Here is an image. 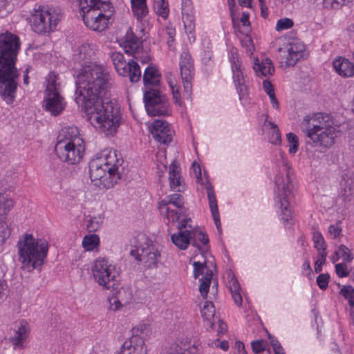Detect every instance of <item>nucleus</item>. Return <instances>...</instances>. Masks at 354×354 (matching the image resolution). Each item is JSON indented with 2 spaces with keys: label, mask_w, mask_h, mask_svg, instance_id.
Here are the masks:
<instances>
[{
  "label": "nucleus",
  "mask_w": 354,
  "mask_h": 354,
  "mask_svg": "<svg viewBox=\"0 0 354 354\" xmlns=\"http://www.w3.org/2000/svg\"><path fill=\"white\" fill-rule=\"evenodd\" d=\"M335 272L339 277H345L348 275V268L346 265L343 263L335 265Z\"/></svg>",
  "instance_id": "obj_60"
},
{
  "label": "nucleus",
  "mask_w": 354,
  "mask_h": 354,
  "mask_svg": "<svg viewBox=\"0 0 354 354\" xmlns=\"http://www.w3.org/2000/svg\"><path fill=\"white\" fill-rule=\"evenodd\" d=\"M327 257V252H319L315 261V271L320 273L322 271V266L325 264Z\"/></svg>",
  "instance_id": "obj_54"
},
{
  "label": "nucleus",
  "mask_w": 354,
  "mask_h": 354,
  "mask_svg": "<svg viewBox=\"0 0 354 354\" xmlns=\"http://www.w3.org/2000/svg\"><path fill=\"white\" fill-rule=\"evenodd\" d=\"M44 7L39 6L37 9H35L34 12L31 13L28 19V22L32 28V30L37 33L42 34L44 32Z\"/></svg>",
  "instance_id": "obj_25"
},
{
  "label": "nucleus",
  "mask_w": 354,
  "mask_h": 354,
  "mask_svg": "<svg viewBox=\"0 0 354 354\" xmlns=\"http://www.w3.org/2000/svg\"><path fill=\"white\" fill-rule=\"evenodd\" d=\"M153 10L158 16L166 19L169 12L167 0H154Z\"/></svg>",
  "instance_id": "obj_45"
},
{
  "label": "nucleus",
  "mask_w": 354,
  "mask_h": 354,
  "mask_svg": "<svg viewBox=\"0 0 354 354\" xmlns=\"http://www.w3.org/2000/svg\"><path fill=\"white\" fill-rule=\"evenodd\" d=\"M197 183L200 184L201 187L206 189L208 198L209 207L211 214L216 227V229L220 234L222 233L221 223L220 220V214L217 205V199L214 191L213 186L212 185L209 176L205 172L204 176H201V178L196 179Z\"/></svg>",
  "instance_id": "obj_14"
},
{
  "label": "nucleus",
  "mask_w": 354,
  "mask_h": 354,
  "mask_svg": "<svg viewBox=\"0 0 354 354\" xmlns=\"http://www.w3.org/2000/svg\"><path fill=\"white\" fill-rule=\"evenodd\" d=\"M14 205L15 203L9 195L0 193V221L6 219Z\"/></svg>",
  "instance_id": "obj_38"
},
{
  "label": "nucleus",
  "mask_w": 354,
  "mask_h": 354,
  "mask_svg": "<svg viewBox=\"0 0 354 354\" xmlns=\"http://www.w3.org/2000/svg\"><path fill=\"white\" fill-rule=\"evenodd\" d=\"M168 178L171 190L182 192L185 189V182L181 175L180 167L176 162H173L170 165Z\"/></svg>",
  "instance_id": "obj_22"
},
{
  "label": "nucleus",
  "mask_w": 354,
  "mask_h": 354,
  "mask_svg": "<svg viewBox=\"0 0 354 354\" xmlns=\"http://www.w3.org/2000/svg\"><path fill=\"white\" fill-rule=\"evenodd\" d=\"M153 137L159 142L167 144L171 142L174 131L170 124L163 120H156L151 127Z\"/></svg>",
  "instance_id": "obj_18"
},
{
  "label": "nucleus",
  "mask_w": 354,
  "mask_h": 354,
  "mask_svg": "<svg viewBox=\"0 0 354 354\" xmlns=\"http://www.w3.org/2000/svg\"><path fill=\"white\" fill-rule=\"evenodd\" d=\"M207 49L205 50L203 52L202 57H201L202 62L205 65H208L210 64V62H212V52L210 48H209V46H207Z\"/></svg>",
  "instance_id": "obj_64"
},
{
  "label": "nucleus",
  "mask_w": 354,
  "mask_h": 354,
  "mask_svg": "<svg viewBox=\"0 0 354 354\" xmlns=\"http://www.w3.org/2000/svg\"><path fill=\"white\" fill-rule=\"evenodd\" d=\"M339 288V294L342 295L346 300L348 301V305L351 308H354V288L350 285H340L338 284Z\"/></svg>",
  "instance_id": "obj_43"
},
{
  "label": "nucleus",
  "mask_w": 354,
  "mask_h": 354,
  "mask_svg": "<svg viewBox=\"0 0 354 354\" xmlns=\"http://www.w3.org/2000/svg\"><path fill=\"white\" fill-rule=\"evenodd\" d=\"M160 81V73L159 70L153 66H147L143 74L144 92L149 88H153L159 84Z\"/></svg>",
  "instance_id": "obj_24"
},
{
  "label": "nucleus",
  "mask_w": 354,
  "mask_h": 354,
  "mask_svg": "<svg viewBox=\"0 0 354 354\" xmlns=\"http://www.w3.org/2000/svg\"><path fill=\"white\" fill-rule=\"evenodd\" d=\"M252 68L256 75L261 78H269L274 73V68L268 58L263 59L261 62L258 58H254Z\"/></svg>",
  "instance_id": "obj_23"
},
{
  "label": "nucleus",
  "mask_w": 354,
  "mask_h": 354,
  "mask_svg": "<svg viewBox=\"0 0 354 354\" xmlns=\"http://www.w3.org/2000/svg\"><path fill=\"white\" fill-rule=\"evenodd\" d=\"M336 256L341 257L344 261H351L353 259L351 250L344 245H340L338 250L335 252Z\"/></svg>",
  "instance_id": "obj_55"
},
{
  "label": "nucleus",
  "mask_w": 354,
  "mask_h": 354,
  "mask_svg": "<svg viewBox=\"0 0 354 354\" xmlns=\"http://www.w3.org/2000/svg\"><path fill=\"white\" fill-rule=\"evenodd\" d=\"M229 278H230V279L228 281V287L234 302L238 306H241L243 299L241 294L240 285L233 274H229Z\"/></svg>",
  "instance_id": "obj_35"
},
{
  "label": "nucleus",
  "mask_w": 354,
  "mask_h": 354,
  "mask_svg": "<svg viewBox=\"0 0 354 354\" xmlns=\"http://www.w3.org/2000/svg\"><path fill=\"white\" fill-rule=\"evenodd\" d=\"M242 46L245 49V53L251 56L255 50L253 41L251 37L248 35H245L241 39Z\"/></svg>",
  "instance_id": "obj_52"
},
{
  "label": "nucleus",
  "mask_w": 354,
  "mask_h": 354,
  "mask_svg": "<svg viewBox=\"0 0 354 354\" xmlns=\"http://www.w3.org/2000/svg\"><path fill=\"white\" fill-rule=\"evenodd\" d=\"M142 14H133L136 19V30L140 38L149 34L152 27L151 19L149 17V11L142 12Z\"/></svg>",
  "instance_id": "obj_26"
},
{
  "label": "nucleus",
  "mask_w": 354,
  "mask_h": 354,
  "mask_svg": "<svg viewBox=\"0 0 354 354\" xmlns=\"http://www.w3.org/2000/svg\"><path fill=\"white\" fill-rule=\"evenodd\" d=\"M85 26L93 30L102 32L111 24V6L106 0H75Z\"/></svg>",
  "instance_id": "obj_7"
},
{
  "label": "nucleus",
  "mask_w": 354,
  "mask_h": 354,
  "mask_svg": "<svg viewBox=\"0 0 354 354\" xmlns=\"http://www.w3.org/2000/svg\"><path fill=\"white\" fill-rule=\"evenodd\" d=\"M112 83L109 69L96 62H85L76 79V103L90 124L107 136L116 133L121 120L120 108L109 99Z\"/></svg>",
  "instance_id": "obj_1"
},
{
  "label": "nucleus",
  "mask_w": 354,
  "mask_h": 354,
  "mask_svg": "<svg viewBox=\"0 0 354 354\" xmlns=\"http://www.w3.org/2000/svg\"><path fill=\"white\" fill-rule=\"evenodd\" d=\"M317 284L321 290H325L330 281V275L327 273L320 274L316 279Z\"/></svg>",
  "instance_id": "obj_56"
},
{
  "label": "nucleus",
  "mask_w": 354,
  "mask_h": 354,
  "mask_svg": "<svg viewBox=\"0 0 354 354\" xmlns=\"http://www.w3.org/2000/svg\"><path fill=\"white\" fill-rule=\"evenodd\" d=\"M193 266L194 275L196 279L200 275H203V277L199 280V290L202 297L204 299H206L213 276V272L212 270L213 264L212 262L207 260H205L203 262L198 261L193 262Z\"/></svg>",
  "instance_id": "obj_13"
},
{
  "label": "nucleus",
  "mask_w": 354,
  "mask_h": 354,
  "mask_svg": "<svg viewBox=\"0 0 354 354\" xmlns=\"http://www.w3.org/2000/svg\"><path fill=\"white\" fill-rule=\"evenodd\" d=\"M301 127L306 145L319 153L332 148L341 136L339 125L330 115L322 113L306 115Z\"/></svg>",
  "instance_id": "obj_3"
},
{
  "label": "nucleus",
  "mask_w": 354,
  "mask_h": 354,
  "mask_svg": "<svg viewBox=\"0 0 354 354\" xmlns=\"http://www.w3.org/2000/svg\"><path fill=\"white\" fill-rule=\"evenodd\" d=\"M109 308L112 310H118L122 307L121 301L115 297H111L109 299Z\"/></svg>",
  "instance_id": "obj_63"
},
{
  "label": "nucleus",
  "mask_w": 354,
  "mask_h": 354,
  "mask_svg": "<svg viewBox=\"0 0 354 354\" xmlns=\"http://www.w3.org/2000/svg\"><path fill=\"white\" fill-rule=\"evenodd\" d=\"M166 80L171 89L174 103L181 106L183 101L179 91L180 86L177 83L176 76L171 72L166 74Z\"/></svg>",
  "instance_id": "obj_33"
},
{
  "label": "nucleus",
  "mask_w": 354,
  "mask_h": 354,
  "mask_svg": "<svg viewBox=\"0 0 354 354\" xmlns=\"http://www.w3.org/2000/svg\"><path fill=\"white\" fill-rule=\"evenodd\" d=\"M66 102L61 93H47L46 91V111L52 116H57L63 113L66 107Z\"/></svg>",
  "instance_id": "obj_19"
},
{
  "label": "nucleus",
  "mask_w": 354,
  "mask_h": 354,
  "mask_svg": "<svg viewBox=\"0 0 354 354\" xmlns=\"http://www.w3.org/2000/svg\"><path fill=\"white\" fill-rule=\"evenodd\" d=\"M192 245L201 250V246H206L209 243L207 235L201 230L196 229L192 230Z\"/></svg>",
  "instance_id": "obj_40"
},
{
  "label": "nucleus",
  "mask_w": 354,
  "mask_h": 354,
  "mask_svg": "<svg viewBox=\"0 0 354 354\" xmlns=\"http://www.w3.org/2000/svg\"><path fill=\"white\" fill-rule=\"evenodd\" d=\"M201 312L204 321L207 323V326L212 328L214 324L213 319L215 314V308L213 304L208 301H205Z\"/></svg>",
  "instance_id": "obj_39"
},
{
  "label": "nucleus",
  "mask_w": 354,
  "mask_h": 354,
  "mask_svg": "<svg viewBox=\"0 0 354 354\" xmlns=\"http://www.w3.org/2000/svg\"><path fill=\"white\" fill-rule=\"evenodd\" d=\"M163 99H167V97L162 95L160 91L156 88H149L144 92V100L145 108L147 113H149V104L156 106L157 104L163 101Z\"/></svg>",
  "instance_id": "obj_32"
},
{
  "label": "nucleus",
  "mask_w": 354,
  "mask_h": 354,
  "mask_svg": "<svg viewBox=\"0 0 354 354\" xmlns=\"http://www.w3.org/2000/svg\"><path fill=\"white\" fill-rule=\"evenodd\" d=\"M171 240L178 249L185 250L192 241V230H178L171 236Z\"/></svg>",
  "instance_id": "obj_29"
},
{
  "label": "nucleus",
  "mask_w": 354,
  "mask_h": 354,
  "mask_svg": "<svg viewBox=\"0 0 354 354\" xmlns=\"http://www.w3.org/2000/svg\"><path fill=\"white\" fill-rule=\"evenodd\" d=\"M130 254L137 261L148 267L156 265L160 258V253L158 249L146 241L136 246L135 249H132Z\"/></svg>",
  "instance_id": "obj_11"
},
{
  "label": "nucleus",
  "mask_w": 354,
  "mask_h": 354,
  "mask_svg": "<svg viewBox=\"0 0 354 354\" xmlns=\"http://www.w3.org/2000/svg\"><path fill=\"white\" fill-rule=\"evenodd\" d=\"M281 64L285 67L295 66L305 55V45L299 40L294 39L286 47Z\"/></svg>",
  "instance_id": "obj_15"
},
{
  "label": "nucleus",
  "mask_w": 354,
  "mask_h": 354,
  "mask_svg": "<svg viewBox=\"0 0 354 354\" xmlns=\"http://www.w3.org/2000/svg\"><path fill=\"white\" fill-rule=\"evenodd\" d=\"M46 32H53L57 29V26L62 19L61 9L58 7L48 6L46 10Z\"/></svg>",
  "instance_id": "obj_27"
},
{
  "label": "nucleus",
  "mask_w": 354,
  "mask_h": 354,
  "mask_svg": "<svg viewBox=\"0 0 354 354\" xmlns=\"http://www.w3.org/2000/svg\"><path fill=\"white\" fill-rule=\"evenodd\" d=\"M82 247L86 251H93L100 245V237L95 234L86 235L82 242Z\"/></svg>",
  "instance_id": "obj_41"
},
{
  "label": "nucleus",
  "mask_w": 354,
  "mask_h": 354,
  "mask_svg": "<svg viewBox=\"0 0 354 354\" xmlns=\"http://www.w3.org/2000/svg\"><path fill=\"white\" fill-rule=\"evenodd\" d=\"M15 334L10 338L11 342L13 344L15 348H23L24 342L26 339L29 334V325L28 322L24 319L19 320L15 324Z\"/></svg>",
  "instance_id": "obj_21"
},
{
  "label": "nucleus",
  "mask_w": 354,
  "mask_h": 354,
  "mask_svg": "<svg viewBox=\"0 0 354 354\" xmlns=\"http://www.w3.org/2000/svg\"><path fill=\"white\" fill-rule=\"evenodd\" d=\"M57 157L70 165L79 163L85 151V142L77 127H66L60 131L55 146Z\"/></svg>",
  "instance_id": "obj_6"
},
{
  "label": "nucleus",
  "mask_w": 354,
  "mask_h": 354,
  "mask_svg": "<svg viewBox=\"0 0 354 354\" xmlns=\"http://www.w3.org/2000/svg\"><path fill=\"white\" fill-rule=\"evenodd\" d=\"M194 13L192 0H182V19L184 29L190 44L196 40Z\"/></svg>",
  "instance_id": "obj_16"
},
{
  "label": "nucleus",
  "mask_w": 354,
  "mask_h": 354,
  "mask_svg": "<svg viewBox=\"0 0 354 354\" xmlns=\"http://www.w3.org/2000/svg\"><path fill=\"white\" fill-rule=\"evenodd\" d=\"M335 71L342 77H350L354 75V64L344 57L333 61Z\"/></svg>",
  "instance_id": "obj_28"
},
{
  "label": "nucleus",
  "mask_w": 354,
  "mask_h": 354,
  "mask_svg": "<svg viewBox=\"0 0 354 354\" xmlns=\"http://www.w3.org/2000/svg\"><path fill=\"white\" fill-rule=\"evenodd\" d=\"M351 1L352 0H322V3L323 8L328 10H331L338 9Z\"/></svg>",
  "instance_id": "obj_49"
},
{
  "label": "nucleus",
  "mask_w": 354,
  "mask_h": 354,
  "mask_svg": "<svg viewBox=\"0 0 354 354\" xmlns=\"http://www.w3.org/2000/svg\"><path fill=\"white\" fill-rule=\"evenodd\" d=\"M251 345L253 352L255 353H259L265 350L266 342L263 340H256L252 342Z\"/></svg>",
  "instance_id": "obj_59"
},
{
  "label": "nucleus",
  "mask_w": 354,
  "mask_h": 354,
  "mask_svg": "<svg viewBox=\"0 0 354 354\" xmlns=\"http://www.w3.org/2000/svg\"><path fill=\"white\" fill-rule=\"evenodd\" d=\"M171 110L170 109L169 102L168 99H163L160 103L155 106L149 104L148 115L151 116L156 115H171Z\"/></svg>",
  "instance_id": "obj_34"
},
{
  "label": "nucleus",
  "mask_w": 354,
  "mask_h": 354,
  "mask_svg": "<svg viewBox=\"0 0 354 354\" xmlns=\"http://www.w3.org/2000/svg\"><path fill=\"white\" fill-rule=\"evenodd\" d=\"M158 169L163 172L167 168L166 154L165 151L160 150L157 154Z\"/></svg>",
  "instance_id": "obj_57"
},
{
  "label": "nucleus",
  "mask_w": 354,
  "mask_h": 354,
  "mask_svg": "<svg viewBox=\"0 0 354 354\" xmlns=\"http://www.w3.org/2000/svg\"><path fill=\"white\" fill-rule=\"evenodd\" d=\"M269 339L273 347L274 354H285L283 347L277 339L273 337H270Z\"/></svg>",
  "instance_id": "obj_61"
},
{
  "label": "nucleus",
  "mask_w": 354,
  "mask_h": 354,
  "mask_svg": "<svg viewBox=\"0 0 354 354\" xmlns=\"http://www.w3.org/2000/svg\"><path fill=\"white\" fill-rule=\"evenodd\" d=\"M19 261L21 268L28 272L41 271L44 262V245L32 234L21 235L17 243Z\"/></svg>",
  "instance_id": "obj_8"
},
{
  "label": "nucleus",
  "mask_w": 354,
  "mask_h": 354,
  "mask_svg": "<svg viewBox=\"0 0 354 354\" xmlns=\"http://www.w3.org/2000/svg\"><path fill=\"white\" fill-rule=\"evenodd\" d=\"M180 73L184 87V95L187 98H189L192 93L194 68H180Z\"/></svg>",
  "instance_id": "obj_31"
},
{
  "label": "nucleus",
  "mask_w": 354,
  "mask_h": 354,
  "mask_svg": "<svg viewBox=\"0 0 354 354\" xmlns=\"http://www.w3.org/2000/svg\"><path fill=\"white\" fill-rule=\"evenodd\" d=\"M95 48L88 43H84L78 48L80 60L88 59L95 54Z\"/></svg>",
  "instance_id": "obj_46"
},
{
  "label": "nucleus",
  "mask_w": 354,
  "mask_h": 354,
  "mask_svg": "<svg viewBox=\"0 0 354 354\" xmlns=\"http://www.w3.org/2000/svg\"><path fill=\"white\" fill-rule=\"evenodd\" d=\"M228 59L230 63L232 79L237 92L240 95L244 94L246 91L245 80L243 74L244 67L236 48H232L230 51Z\"/></svg>",
  "instance_id": "obj_12"
},
{
  "label": "nucleus",
  "mask_w": 354,
  "mask_h": 354,
  "mask_svg": "<svg viewBox=\"0 0 354 354\" xmlns=\"http://www.w3.org/2000/svg\"><path fill=\"white\" fill-rule=\"evenodd\" d=\"M91 273L95 282L103 290H109L120 275V268L113 261L99 257L91 265Z\"/></svg>",
  "instance_id": "obj_9"
},
{
  "label": "nucleus",
  "mask_w": 354,
  "mask_h": 354,
  "mask_svg": "<svg viewBox=\"0 0 354 354\" xmlns=\"http://www.w3.org/2000/svg\"><path fill=\"white\" fill-rule=\"evenodd\" d=\"M169 354H193L192 352L187 349H183L178 344H173L170 348Z\"/></svg>",
  "instance_id": "obj_62"
},
{
  "label": "nucleus",
  "mask_w": 354,
  "mask_h": 354,
  "mask_svg": "<svg viewBox=\"0 0 354 354\" xmlns=\"http://www.w3.org/2000/svg\"><path fill=\"white\" fill-rule=\"evenodd\" d=\"M131 8L133 14H142V12L149 11L147 0H131Z\"/></svg>",
  "instance_id": "obj_48"
},
{
  "label": "nucleus",
  "mask_w": 354,
  "mask_h": 354,
  "mask_svg": "<svg viewBox=\"0 0 354 354\" xmlns=\"http://www.w3.org/2000/svg\"><path fill=\"white\" fill-rule=\"evenodd\" d=\"M104 216L102 214H97L91 217L86 224V228L89 232H96L102 226L104 222Z\"/></svg>",
  "instance_id": "obj_47"
},
{
  "label": "nucleus",
  "mask_w": 354,
  "mask_h": 354,
  "mask_svg": "<svg viewBox=\"0 0 354 354\" xmlns=\"http://www.w3.org/2000/svg\"><path fill=\"white\" fill-rule=\"evenodd\" d=\"M127 75L129 76L131 82H138L141 78V71L139 65L133 60L129 61L127 67Z\"/></svg>",
  "instance_id": "obj_42"
},
{
  "label": "nucleus",
  "mask_w": 354,
  "mask_h": 354,
  "mask_svg": "<svg viewBox=\"0 0 354 354\" xmlns=\"http://www.w3.org/2000/svg\"><path fill=\"white\" fill-rule=\"evenodd\" d=\"M121 160L116 151L104 149L89 163V175L93 184L100 189H111L120 179Z\"/></svg>",
  "instance_id": "obj_5"
},
{
  "label": "nucleus",
  "mask_w": 354,
  "mask_h": 354,
  "mask_svg": "<svg viewBox=\"0 0 354 354\" xmlns=\"http://www.w3.org/2000/svg\"><path fill=\"white\" fill-rule=\"evenodd\" d=\"M339 196L344 204L351 203L354 198V177L349 173L342 175L340 181Z\"/></svg>",
  "instance_id": "obj_20"
},
{
  "label": "nucleus",
  "mask_w": 354,
  "mask_h": 354,
  "mask_svg": "<svg viewBox=\"0 0 354 354\" xmlns=\"http://www.w3.org/2000/svg\"><path fill=\"white\" fill-rule=\"evenodd\" d=\"M179 68H194V60L187 51H183L180 56Z\"/></svg>",
  "instance_id": "obj_51"
},
{
  "label": "nucleus",
  "mask_w": 354,
  "mask_h": 354,
  "mask_svg": "<svg viewBox=\"0 0 354 354\" xmlns=\"http://www.w3.org/2000/svg\"><path fill=\"white\" fill-rule=\"evenodd\" d=\"M111 59L118 73L122 76L127 75V67L129 64V61L127 62L124 58V55L120 52H113L111 54Z\"/></svg>",
  "instance_id": "obj_37"
},
{
  "label": "nucleus",
  "mask_w": 354,
  "mask_h": 354,
  "mask_svg": "<svg viewBox=\"0 0 354 354\" xmlns=\"http://www.w3.org/2000/svg\"><path fill=\"white\" fill-rule=\"evenodd\" d=\"M262 128L263 131L267 133L269 142L274 145H279L281 144V133L275 124L266 120Z\"/></svg>",
  "instance_id": "obj_30"
},
{
  "label": "nucleus",
  "mask_w": 354,
  "mask_h": 354,
  "mask_svg": "<svg viewBox=\"0 0 354 354\" xmlns=\"http://www.w3.org/2000/svg\"><path fill=\"white\" fill-rule=\"evenodd\" d=\"M141 39L139 35L136 36L133 32L131 28H128L125 35L120 39V45L126 53L133 55L136 59H140L142 51Z\"/></svg>",
  "instance_id": "obj_17"
},
{
  "label": "nucleus",
  "mask_w": 354,
  "mask_h": 354,
  "mask_svg": "<svg viewBox=\"0 0 354 354\" xmlns=\"http://www.w3.org/2000/svg\"><path fill=\"white\" fill-rule=\"evenodd\" d=\"M312 241L314 248L319 252H327L326 243L322 234L319 231H314L313 232Z\"/></svg>",
  "instance_id": "obj_44"
},
{
  "label": "nucleus",
  "mask_w": 354,
  "mask_h": 354,
  "mask_svg": "<svg viewBox=\"0 0 354 354\" xmlns=\"http://www.w3.org/2000/svg\"><path fill=\"white\" fill-rule=\"evenodd\" d=\"M47 93H61V81L57 73L50 72L46 77V91Z\"/></svg>",
  "instance_id": "obj_36"
},
{
  "label": "nucleus",
  "mask_w": 354,
  "mask_h": 354,
  "mask_svg": "<svg viewBox=\"0 0 354 354\" xmlns=\"http://www.w3.org/2000/svg\"><path fill=\"white\" fill-rule=\"evenodd\" d=\"M294 26L293 21L290 18H281L277 20L275 30L277 32H281L291 28Z\"/></svg>",
  "instance_id": "obj_53"
},
{
  "label": "nucleus",
  "mask_w": 354,
  "mask_h": 354,
  "mask_svg": "<svg viewBox=\"0 0 354 354\" xmlns=\"http://www.w3.org/2000/svg\"><path fill=\"white\" fill-rule=\"evenodd\" d=\"M184 202L180 194H172L167 196L158 203L160 214L168 222L178 221L183 212Z\"/></svg>",
  "instance_id": "obj_10"
},
{
  "label": "nucleus",
  "mask_w": 354,
  "mask_h": 354,
  "mask_svg": "<svg viewBox=\"0 0 354 354\" xmlns=\"http://www.w3.org/2000/svg\"><path fill=\"white\" fill-rule=\"evenodd\" d=\"M19 38L9 32L0 35V95L8 104L14 102L19 73L15 66Z\"/></svg>",
  "instance_id": "obj_2"
},
{
  "label": "nucleus",
  "mask_w": 354,
  "mask_h": 354,
  "mask_svg": "<svg viewBox=\"0 0 354 354\" xmlns=\"http://www.w3.org/2000/svg\"><path fill=\"white\" fill-rule=\"evenodd\" d=\"M279 171L275 176L274 207L282 223L292 224V212L290 200L293 197L295 175L290 163L282 151L277 159Z\"/></svg>",
  "instance_id": "obj_4"
},
{
  "label": "nucleus",
  "mask_w": 354,
  "mask_h": 354,
  "mask_svg": "<svg viewBox=\"0 0 354 354\" xmlns=\"http://www.w3.org/2000/svg\"><path fill=\"white\" fill-rule=\"evenodd\" d=\"M286 138L288 144V151L290 153L295 154L299 149V138L293 133L286 134Z\"/></svg>",
  "instance_id": "obj_50"
},
{
  "label": "nucleus",
  "mask_w": 354,
  "mask_h": 354,
  "mask_svg": "<svg viewBox=\"0 0 354 354\" xmlns=\"http://www.w3.org/2000/svg\"><path fill=\"white\" fill-rule=\"evenodd\" d=\"M328 232L332 239H336L341 234L342 228L338 223L330 225Z\"/></svg>",
  "instance_id": "obj_58"
}]
</instances>
